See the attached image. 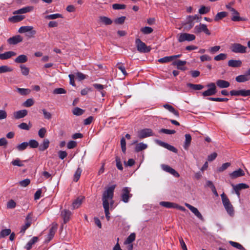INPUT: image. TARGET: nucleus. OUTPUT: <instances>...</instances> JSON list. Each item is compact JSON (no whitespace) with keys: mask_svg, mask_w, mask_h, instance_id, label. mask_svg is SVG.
<instances>
[{"mask_svg":"<svg viewBox=\"0 0 250 250\" xmlns=\"http://www.w3.org/2000/svg\"><path fill=\"white\" fill-rule=\"evenodd\" d=\"M195 36L189 33H181L178 35V41L180 42L185 41H192L195 39Z\"/></svg>","mask_w":250,"mask_h":250,"instance_id":"5","label":"nucleus"},{"mask_svg":"<svg viewBox=\"0 0 250 250\" xmlns=\"http://www.w3.org/2000/svg\"><path fill=\"white\" fill-rule=\"evenodd\" d=\"M221 197L222 198V203L227 212L229 215L231 216H233L234 209L232 205L229 201V200L224 193H223L221 195Z\"/></svg>","mask_w":250,"mask_h":250,"instance_id":"2","label":"nucleus"},{"mask_svg":"<svg viewBox=\"0 0 250 250\" xmlns=\"http://www.w3.org/2000/svg\"><path fill=\"white\" fill-rule=\"evenodd\" d=\"M46 133V129L44 127L41 128L38 132V135L41 138H43Z\"/></svg>","mask_w":250,"mask_h":250,"instance_id":"64","label":"nucleus"},{"mask_svg":"<svg viewBox=\"0 0 250 250\" xmlns=\"http://www.w3.org/2000/svg\"><path fill=\"white\" fill-rule=\"evenodd\" d=\"M20 68L21 69V72L23 75L27 76L29 74V69L28 67L25 66L24 65H21Z\"/></svg>","mask_w":250,"mask_h":250,"instance_id":"51","label":"nucleus"},{"mask_svg":"<svg viewBox=\"0 0 250 250\" xmlns=\"http://www.w3.org/2000/svg\"><path fill=\"white\" fill-rule=\"evenodd\" d=\"M136 234L135 233H131L126 238L125 244H130L135 240Z\"/></svg>","mask_w":250,"mask_h":250,"instance_id":"41","label":"nucleus"},{"mask_svg":"<svg viewBox=\"0 0 250 250\" xmlns=\"http://www.w3.org/2000/svg\"><path fill=\"white\" fill-rule=\"evenodd\" d=\"M16 55V53L13 51H7L4 53L0 54V59L3 60H6L12 56H15Z\"/></svg>","mask_w":250,"mask_h":250,"instance_id":"24","label":"nucleus"},{"mask_svg":"<svg viewBox=\"0 0 250 250\" xmlns=\"http://www.w3.org/2000/svg\"><path fill=\"white\" fill-rule=\"evenodd\" d=\"M27 113L28 111L25 109H23L15 112L13 113V116L15 119H19L26 116Z\"/></svg>","mask_w":250,"mask_h":250,"instance_id":"19","label":"nucleus"},{"mask_svg":"<svg viewBox=\"0 0 250 250\" xmlns=\"http://www.w3.org/2000/svg\"><path fill=\"white\" fill-rule=\"evenodd\" d=\"M42 112L43 115L44 116V118L45 119H47V120H50L51 119L52 115L50 112L47 111L46 110H45L44 109L42 110Z\"/></svg>","mask_w":250,"mask_h":250,"instance_id":"63","label":"nucleus"},{"mask_svg":"<svg viewBox=\"0 0 250 250\" xmlns=\"http://www.w3.org/2000/svg\"><path fill=\"white\" fill-rule=\"evenodd\" d=\"M191 141V136L189 134H185V141L184 145V148L188 150Z\"/></svg>","mask_w":250,"mask_h":250,"instance_id":"30","label":"nucleus"},{"mask_svg":"<svg viewBox=\"0 0 250 250\" xmlns=\"http://www.w3.org/2000/svg\"><path fill=\"white\" fill-rule=\"evenodd\" d=\"M250 80V77L247 74L240 75L235 78V80L238 83H244Z\"/></svg>","mask_w":250,"mask_h":250,"instance_id":"28","label":"nucleus"},{"mask_svg":"<svg viewBox=\"0 0 250 250\" xmlns=\"http://www.w3.org/2000/svg\"><path fill=\"white\" fill-rule=\"evenodd\" d=\"M13 71V69L7 65H2L0 66V74L11 72Z\"/></svg>","mask_w":250,"mask_h":250,"instance_id":"45","label":"nucleus"},{"mask_svg":"<svg viewBox=\"0 0 250 250\" xmlns=\"http://www.w3.org/2000/svg\"><path fill=\"white\" fill-rule=\"evenodd\" d=\"M231 186L233 187V189H237L238 190H241L243 189H246L249 188V186L244 183H241L239 184H237L234 185V184H231Z\"/></svg>","mask_w":250,"mask_h":250,"instance_id":"35","label":"nucleus"},{"mask_svg":"<svg viewBox=\"0 0 250 250\" xmlns=\"http://www.w3.org/2000/svg\"><path fill=\"white\" fill-rule=\"evenodd\" d=\"M71 214V213L70 211H69L68 210L64 209L62 211L61 216L63 219L64 223H67L69 220V218H70Z\"/></svg>","mask_w":250,"mask_h":250,"instance_id":"23","label":"nucleus"},{"mask_svg":"<svg viewBox=\"0 0 250 250\" xmlns=\"http://www.w3.org/2000/svg\"><path fill=\"white\" fill-rule=\"evenodd\" d=\"M49 141L48 139H44L42 144L39 146V150L43 151L49 147Z\"/></svg>","mask_w":250,"mask_h":250,"instance_id":"32","label":"nucleus"},{"mask_svg":"<svg viewBox=\"0 0 250 250\" xmlns=\"http://www.w3.org/2000/svg\"><path fill=\"white\" fill-rule=\"evenodd\" d=\"M93 86L101 93L102 97H104L105 96V92L104 90V89L107 87L106 85H102L99 83H94Z\"/></svg>","mask_w":250,"mask_h":250,"instance_id":"26","label":"nucleus"},{"mask_svg":"<svg viewBox=\"0 0 250 250\" xmlns=\"http://www.w3.org/2000/svg\"><path fill=\"white\" fill-rule=\"evenodd\" d=\"M156 142L160 146L164 147L172 152L175 153H176L177 152V149L172 146H171L166 143H165L158 140H156Z\"/></svg>","mask_w":250,"mask_h":250,"instance_id":"15","label":"nucleus"},{"mask_svg":"<svg viewBox=\"0 0 250 250\" xmlns=\"http://www.w3.org/2000/svg\"><path fill=\"white\" fill-rule=\"evenodd\" d=\"M16 91L21 95L25 96L29 94L31 90L29 88H21L17 87Z\"/></svg>","mask_w":250,"mask_h":250,"instance_id":"34","label":"nucleus"},{"mask_svg":"<svg viewBox=\"0 0 250 250\" xmlns=\"http://www.w3.org/2000/svg\"><path fill=\"white\" fill-rule=\"evenodd\" d=\"M34 101L33 99L30 98L26 100L23 104V105L25 107H29L33 105Z\"/></svg>","mask_w":250,"mask_h":250,"instance_id":"53","label":"nucleus"},{"mask_svg":"<svg viewBox=\"0 0 250 250\" xmlns=\"http://www.w3.org/2000/svg\"><path fill=\"white\" fill-rule=\"evenodd\" d=\"M19 32L20 33H24L29 32L28 35L29 37H33L36 34V31L34 30V28L31 26H24L21 27L19 29Z\"/></svg>","mask_w":250,"mask_h":250,"instance_id":"6","label":"nucleus"},{"mask_svg":"<svg viewBox=\"0 0 250 250\" xmlns=\"http://www.w3.org/2000/svg\"><path fill=\"white\" fill-rule=\"evenodd\" d=\"M173 61L172 56H166L162 58H160L158 60V62L160 63H164L169 62Z\"/></svg>","mask_w":250,"mask_h":250,"instance_id":"44","label":"nucleus"},{"mask_svg":"<svg viewBox=\"0 0 250 250\" xmlns=\"http://www.w3.org/2000/svg\"><path fill=\"white\" fill-rule=\"evenodd\" d=\"M99 21L105 25H110L113 22L110 18L105 16H100L99 17Z\"/></svg>","mask_w":250,"mask_h":250,"instance_id":"29","label":"nucleus"},{"mask_svg":"<svg viewBox=\"0 0 250 250\" xmlns=\"http://www.w3.org/2000/svg\"><path fill=\"white\" fill-rule=\"evenodd\" d=\"M135 42L137 50L140 52L148 53L150 51L151 47L150 46H147L140 39H136Z\"/></svg>","mask_w":250,"mask_h":250,"instance_id":"4","label":"nucleus"},{"mask_svg":"<svg viewBox=\"0 0 250 250\" xmlns=\"http://www.w3.org/2000/svg\"><path fill=\"white\" fill-rule=\"evenodd\" d=\"M230 94L231 96H248L250 95V90L242 89L240 90H232L230 91Z\"/></svg>","mask_w":250,"mask_h":250,"instance_id":"11","label":"nucleus"},{"mask_svg":"<svg viewBox=\"0 0 250 250\" xmlns=\"http://www.w3.org/2000/svg\"><path fill=\"white\" fill-rule=\"evenodd\" d=\"M141 31L145 34H149L153 32V29L151 27L146 26L142 28Z\"/></svg>","mask_w":250,"mask_h":250,"instance_id":"55","label":"nucleus"},{"mask_svg":"<svg viewBox=\"0 0 250 250\" xmlns=\"http://www.w3.org/2000/svg\"><path fill=\"white\" fill-rule=\"evenodd\" d=\"M244 175V171L241 168H239L238 170L234 171L229 174V176L232 179H235Z\"/></svg>","mask_w":250,"mask_h":250,"instance_id":"22","label":"nucleus"},{"mask_svg":"<svg viewBox=\"0 0 250 250\" xmlns=\"http://www.w3.org/2000/svg\"><path fill=\"white\" fill-rule=\"evenodd\" d=\"M57 229V224L53 223L51 228L49 229V233L48 235V241H50L54 237V235Z\"/></svg>","mask_w":250,"mask_h":250,"instance_id":"27","label":"nucleus"},{"mask_svg":"<svg viewBox=\"0 0 250 250\" xmlns=\"http://www.w3.org/2000/svg\"><path fill=\"white\" fill-rule=\"evenodd\" d=\"M66 93V91L62 88H55L53 90V93L54 94H65Z\"/></svg>","mask_w":250,"mask_h":250,"instance_id":"61","label":"nucleus"},{"mask_svg":"<svg viewBox=\"0 0 250 250\" xmlns=\"http://www.w3.org/2000/svg\"><path fill=\"white\" fill-rule=\"evenodd\" d=\"M203 32L207 35H210V32L208 29L206 24L200 23L198 25H196L194 29V32L195 34H199Z\"/></svg>","mask_w":250,"mask_h":250,"instance_id":"9","label":"nucleus"},{"mask_svg":"<svg viewBox=\"0 0 250 250\" xmlns=\"http://www.w3.org/2000/svg\"><path fill=\"white\" fill-rule=\"evenodd\" d=\"M130 189L129 188L125 187L122 190L121 195L122 200L125 203H127L129 199L132 197V194H130Z\"/></svg>","mask_w":250,"mask_h":250,"instance_id":"10","label":"nucleus"},{"mask_svg":"<svg viewBox=\"0 0 250 250\" xmlns=\"http://www.w3.org/2000/svg\"><path fill=\"white\" fill-rule=\"evenodd\" d=\"M84 113V110L79 107H76L73 110V114L80 116Z\"/></svg>","mask_w":250,"mask_h":250,"instance_id":"56","label":"nucleus"},{"mask_svg":"<svg viewBox=\"0 0 250 250\" xmlns=\"http://www.w3.org/2000/svg\"><path fill=\"white\" fill-rule=\"evenodd\" d=\"M227 55L224 53H221L214 57V60L217 61L224 60L227 58Z\"/></svg>","mask_w":250,"mask_h":250,"instance_id":"57","label":"nucleus"},{"mask_svg":"<svg viewBox=\"0 0 250 250\" xmlns=\"http://www.w3.org/2000/svg\"><path fill=\"white\" fill-rule=\"evenodd\" d=\"M161 167L163 170L169 173L176 177H179L180 176L179 174L175 169L168 165L162 164L161 165Z\"/></svg>","mask_w":250,"mask_h":250,"instance_id":"12","label":"nucleus"},{"mask_svg":"<svg viewBox=\"0 0 250 250\" xmlns=\"http://www.w3.org/2000/svg\"><path fill=\"white\" fill-rule=\"evenodd\" d=\"M229 243L232 247H233L234 248H237V249H238L239 250H246L243 247V246L242 245H241L240 244L238 243L230 241L229 242Z\"/></svg>","mask_w":250,"mask_h":250,"instance_id":"48","label":"nucleus"},{"mask_svg":"<svg viewBox=\"0 0 250 250\" xmlns=\"http://www.w3.org/2000/svg\"><path fill=\"white\" fill-rule=\"evenodd\" d=\"M83 198H78L72 204L73 209L78 208L82 203Z\"/></svg>","mask_w":250,"mask_h":250,"instance_id":"46","label":"nucleus"},{"mask_svg":"<svg viewBox=\"0 0 250 250\" xmlns=\"http://www.w3.org/2000/svg\"><path fill=\"white\" fill-rule=\"evenodd\" d=\"M231 20L233 21H245L246 19L245 18L240 17L239 16V12L236 11L235 9H231Z\"/></svg>","mask_w":250,"mask_h":250,"instance_id":"13","label":"nucleus"},{"mask_svg":"<svg viewBox=\"0 0 250 250\" xmlns=\"http://www.w3.org/2000/svg\"><path fill=\"white\" fill-rule=\"evenodd\" d=\"M116 67L123 73L124 76L127 75L125 67L122 64L121 62H118Z\"/></svg>","mask_w":250,"mask_h":250,"instance_id":"58","label":"nucleus"},{"mask_svg":"<svg viewBox=\"0 0 250 250\" xmlns=\"http://www.w3.org/2000/svg\"><path fill=\"white\" fill-rule=\"evenodd\" d=\"M228 14L226 12H221L218 13L214 18L215 21H218L223 18L226 17Z\"/></svg>","mask_w":250,"mask_h":250,"instance_id":"42","label":"nucleus"},{"mask_svg":"<svg viewBox=\"0 0 250 250\" xmlns=\"http://www.w3.org/2000/svg\"><path fill=\"white\" fill-rule=\"evenodd\" d=\"M242 62L240 60H230L228 62V65L231 67H239L242 66Z\"/></svg>","mask_w":250,"mask_h":250,"instance_id":"21","label":"nucleus"},{"mask_svg":"<svg viewBox=\"0 0 250 250\" xmlns=\"http://www.w3.org/2000/svg\"><path fill=\"white\" fill-rule=\"evenodd\" d=\"M27 60L28 59L26 55H21L15 59V62H16V63H21L26 62L27 61Z\"/></svg>","mask_w":250,"mask_h":250,"instance_id":"33","label":"nucleus"},{"mask_svg":"<svg viewBox=\"0 0 250 250\" xmlns=\"http://www.w3.org/2000/svg\"><path fill=\"white\" fill-rule=\"evenodd\" d=\"M38 240V237L34 236L33 237L32 239H31L28 243L26 244L25 246V248L27 250H29L31 249L32 245H34L35 243H36Z\"/></svg>","mask_w":250,"mask_h":250,"instance_id":"37","label":"nucleus"},{"mask_svg":"<svg viewBox=\"0 0 250 250\" xmlns=\"http://www.w3.org/2000/svg\"><path fill=\"white\" fill-rule=\"evenodd\" d=\"M187 86L195 90H201L204 88V86L201 84H195L191 83H187Z\"/></svg>","mask_w":250,"mask_h":250,"instance_id":"40","label":"nucleus"},{"mask_svg":"<svg viewBox=\"0 0 250 250\" xmlns=\"http://www.w3.org/2000/svg\"><path fill=\"white\" fill-rule=\"evenodd\" d=\"M45 19L47 20H54L58 18H62V16L60 14H54L46 16L45 17Z\"/></svg>","mask_w":250,"mask_h":250,"instance_id":"43","label":"nucleus"},{"mask_svg":"<svg viewBox=\"0 0 250 250\" xmlns=\"http://www.w3.org/2000/svg\"><path fill=\"white\" fill-rule=\"evenodd\" d=\"M28 144H29L28 146L33 148H37L39 146V143L35 140H30Z\"/></svg>","mask_w":250,"mask_h":250,"instance_id":"54","label":"nucleus"},{"mask_svg":"<svg viewBox=\"0 0 250 250\" xmlns=\"http://www.w3.org/2000/svg\"><path fill=\"white\" fill-rule=\"evenodd\" d=\"M34 9V7L32 6H28L24 7H23L22 8H21L19 10H17L16 11H15L13 12V14H24L26 13L27 12H31L33 11Z\"/></svg>","mask_w":250,"mask_h":250,"instance_id":"17","label":"nucleus"},{"mask_svg":"<svg viewBox=\"0 0 250 250\" xmlns=\"http://www.w3.org/2000/svg\"><path fill=\"white\" fill-rule=\"evenodd\" d=\"M160 204L167 208H177L178 207V205L169 202L162 201L160 203Z\"/></svg>","mask_w":250,"mask_h":250,"instance_id":"31","label":"nucleus"},{"mask_svg":"<svg viewBox=\"0 0 250 250\" xmlns=\"http://www.w3.org/2000/svg\"><path fill=\"white\" fill-rule=\"evenodd\" d=\"M154 135V133L150 128L143 129L138 132V136L141 139Z\"/></svg>","mask_w":250,"mask_h":250,"instance_id":"7","label":"nucleus"},{"mask_svg":"<svg viewBox=\"0 0 250 250\" xmlns=\"http://www.w3.org/2000/svg\"><path fill=\"white\" fill-rule=\"evenodd\" d=\"M185 205L198 218L203 220V216L197 208L188 203H186Z\"/></svg>","mask_w":250,"mask_h":250,"instance_id":"16","label":"nucleus"},{"mask_svg":"<svg viewBox=\"0 0 250 250\" xmlns=\"http://www.w3.org/2000/svg\"><path fill=\"white\" fill-rule=\"evenodd\" d=\"M116 187V185H113L106 188L103 192L102 196L103 205L104 210L105 217L107 221H109L110 218L109 215V203H110L111 205L113 204L114 191Z\"/></svg>","mask_w":250,"mask_h":250,"instance_id":"1","label":"nucleus"},{"mask_svg":"<svg viewBox=\"0 0 250 250\" xmlns=\"http://www.w3.org/2000/svg\"><path fill=\"white\" fill-rule=\"evenodd\" d=\"M216 85L220 88H227L230 85L229 82L223 80H218L216 82Z\"/></svg>","mask_w":250,"mask_h":250,"instance_id":"25","label":"nucleus"},{"mask_svg":"<svg viewBox=\"0 0 250 250\" xmlns=\"http://www.w3.org/2000/svg\"><path fill=\"white\" fill-rule=\"evenodd\" d=\"M208 99L210 101H215V102H227L229 99L226 98H212V97H209L208 98Z\"/></svg>","mask_w":250,"mask_h":250,"instance_id":"59","label":"nucleus"},{"mask_svg":"<svg viewBox=\"0 0 250 250\" xmlns=\"http://www.w3.org/2000/svg\"><path fill=\"white\" fill-rule=\"evenodd\" d=\"M82 171V170L80 168L78 167L77 168L74 175V181L75 182H77L79 180L81 176Z\"/></svg>","mask_w":250,"mask_h":250,"instance_id":"50","label":"nucleus"},{"mask_svg":"<svg viewBox=\"0 0 250 250\" xmlns=\"http://www.w3.org/2000/svg\"><path fill=\"white\" fill-rule=\"evenodd\" d=\"M209 11V8L205 6H202L199 10V13L200 14H205L208 13Z\"/></svg>","mask_w":250,"mask_h":250,"instance_id":"62","label":"nucleus"},{"mask_svg":"<svg viewBox=\"0 0 250 250\" xmlns=\"http://www.w3.org/2000/svg\"><path fill=\"white\" fill-rule=\"evenodd\" d=\"M164 107L166 109L169 110L170 112H171L173 114H174L176 116L179 117V115L178 112L177 111H176L174 108V107L173 106H172L171 105L168 104H166L164 105Z\"/></svg>","mask_w":250,"mask_h":250,"instance_id":"39","label":"nucleus"},{"mask_svg":"<svg viewBox=\"0 0 250 250\" xmlns=\"http://www.w3.org/2000/svg\"><path fill=\"white\" fill-rule=\"evenodd\" d=\"M209 88L202 93L204 97L210 96L214 95L217 92L215 84L213 83H209L207 85Z\"/></svg>","mask_w":250,"mask_h":250,"instance_id":"8","label":"nucleus"},{"mask_svg":"<svg viewBox=\"0 0 250 250\" xmlns=\"http://www.w3.org/2000/svg\"><path fill=\"white\" fill-rule=\"evenodd\" d=\"M156 142L160 146L164 147L172 152L175 153H176L177 152V149L172 146H171L166 143H165L158 140H156Z\"/></svg>","mask_w":250,"mask_h":250,"instance_id":"14","label":"nucleus"},{"mask_svg":"<svg viewBox=\"0 0 250 250\" xmlns=\"http://www.w3.org/2000/svg\"><path fill=\"white\" fill-rule=\"evenodd\" d=\"M11 164L15 166L23 167V161H21L19 159L17 158L11 162Z\"/></svg>","mask_w":250,"mask_h":250,"instance_id":"49","label":"nucleus"},{"mask_svg":"<svg viewBox=\"0 0 250 250\" xmlns=\"http://www.w3.org/2000/svg\"><path fill=\"white\" fill-rule=\"evenodd\" d=\"M25 18L22 15H15L9 19V20L13 22H17L22 21Z\"/></svg>","mask_w":250,"mask_h":250,"instance_id":"38","label":"nucleus"},{"mask_svg":"<svg viewBox=\"0 0 250 250\" xmlns=\"http://www.w3.org/2000/svg\"><path fill=\"white\" fill-rule=\"evenodd\" d=\"M22 41V38L20 35H17L8 39L7 42L10 44H16Z\"/></svg>","mask_w":250,"mask_h":250,"instance_id":"18","label":"nucleus"},{"mask_svg":"<svg viewBox=\"0 0 250 250\" xmlns=\"http://www.w3.org/2000/svg\"><path fill=\"white\" fill-rule=\"evenodd\" d=\"M231 51L235 53L244 54L247 52V47L239 43H232L230 48Z\"/></svg>","mask_w":250,"mask_h":250,"instance_id":"3","label":"nucleus"},{"mask_svg":"<svg viewBox=\"0 0 250 250\" xmlns=\"http://www.w3.org/2000/svg\"><path fill=\"white\" fill-rule=\"evenodd\" d=\"M126 7L125 4L115 3L112 5V8L114 10L124 9Z\"/></svg>","mask_w":250,"mask_h":250,"instance_id":"60","label":"nucleus"},{"mask_svg":"<svg viewBox=\"0 0 250 250\" xmlns=\"http://www.w3.org/2000/svg\"><path fill=\"white\" fill-rule=\"evenodd\" d=\"M147 147V146L146 144H144L143 143H140L138 144H137L136 145L135 150L136 152H140L143 150H144L146 149Z\"/></svg>","mask_w":250,"mask_h":250,"instance_id":"36","label":"nucleus"},{"mask_svg":"<svg viewBox=\"0 0 250 250\" xmlns=\"http://www.w3.org/2000/svg\"><path fill=\"white\" fill-rule=\"evenodd\" d=\"M11 233V229H2L0 233V238H4Z\"/></svg>","mask_w":250,"mask_h":250,"instance_id":"52","label":"nucleus"},{"mask_svg":"<svg viewBox=\"0 0 250 250\" xmlns=\"http://www.w3.org/2000/svg\"><path fill=\"white\" fill-rule=\"evenodd\" d=\"M29 144L27 142H23L17 146V149L20 151H23L25 150L28 146Z\"/></svg>","mask_w":250,"mask_h":250,"instance_id":"47","label":"nucleus"},{"mask_svg":"<svg viewBox=\"0 0 250 250\" xmlns=\"http://www.w3.org/2000/svg\"><path fill=\"white\" fill-rule=\"evenodd\" d=\"M187 62L185 61L178 60L172 62V65H176L177 69L185 71L186 70V67L184 66Z\"/></svg>","mask_w":250,"mask_h":250,"instance_id":"20","label":"nucleus"}]
</instances>
